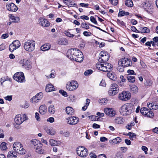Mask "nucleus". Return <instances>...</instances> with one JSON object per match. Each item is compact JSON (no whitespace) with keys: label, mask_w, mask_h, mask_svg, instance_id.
I'll return each mask as SVG.
<instances>
[{"label":"nucleus","mask_w":158,"mask_h":158,"mask_svg":"<svg viewBox=\"0 0 158 158\" xmlns=\"http://www.w3.org/2000/svg\"><path fill=\"white\" fill-rule=\"evenodd\" d=\"M99 55L98 61L101 63L96 64L97 69L104 72L111 71L112 69V65L109 63H105L109 58L110 56L109 53L105 51H103L100 52Z\"/></svg>","instance_id":"1"},{"label":"nucleus","mask_w":158,"mask_h":158,"mask_svg":"<svg viewBox=\"0 0 158 158\" xmlns=\"http://www.w3.org/2000/svg\"><path fill=\"white\" fill-rule=\"evenodd\" d=\"M134 111L133 105L130 103H127L123 105L119 109L121 114L125 116H129Z\"/></svg>","instance_id":"2"},{"label":"nucleus","mask_w":158,"mask_h":158,"mask_svg":"<svg viewBox=\"0 0 158 158\" xmlns=\"http://www.w3.org/2000/svg\"><path fill=\"white\" fill-rule=\"evenodd\" d=\"M13 149L16 152L21 155H24L26 153V151L23 146L22 145L20 142H15L13 145Z\"/></svg>","instance_id":"3"},{"label":"nucleus","mask_w":158,"mask_h":158,"mask_svg":"<svg viewBox=\"0 0 158 158\" xmlns=\"http://www.w3.org/2000/svg\"><path fill=\"white\" fill-rule=\"evenodd\" d=\"M35 42L34 40H28L24 43L23 47L26 51L31 52L35 49Z\"/></svg>","instance_id":"4"},{"label":"nucleus","mask_w":158,"mask_h":158,"mask_svg":"<svg viewBox=\"0 0 158 158\" xmlns=\"http://www.w3.org/2000/svg\"><path fill=\"white\" fill-rule=\"evenodd\" d=\"M28 119L27 117L26 114L23 115H16L15 118V122L18 125H20L24 121Z\"/></svg>","instance_id":"5"},{"label":"nucleus","mask_w":158,"mask_h":158,"mask_svg":"<svg viewBox=\"0 0 158 158\" xmlns=\"http://www.w3.org/2000/svg\"><path fill=\"white\" fill-rule=\"evenodd\" d=\"M76 151L77 155L82 157H86L88 154L87 149L82 146L77 148Z\"/></svg>","instance_id":"6"},{"label":"nucleus","mask_w":158,"mask_h":158,"mask_svg":"<svg viewBox=\"0 0 158 158\" xmlns=\"http://www.w3.org/2000/svg\"><path fill=\"white\" fill-rule=\"evenodd\" d=\"M13 79L19 82H23L25 81L23 73L22 72H17L13 76Z\"/></svg>","instance_id":"7"},{"label":"nucleus","mask_w":158,"mask_h":158,"mask_svg":"<svg viewBox=\"0 0 158 158\" xmlns=\"http://www.w3.org/2000/svg\"><path fill=\"white\" fill-rule=\"evenodd\" d=\"M78 87L77 82L74 81H72L66 85L67 89L70 91H73L76 89Z\"/></svg>","instance_id":"8"},{"label":"nucleus","mask_w":158,"mask_h":158,"mask_svg":"<svg viewBox=\"0 0 158 158\" xmlns=\"http://www.w3.org/2000/svg\"><path fill=\"white\" fill-rule=\"evenodd\" d=\"M78 49H70L68 50L67 53V57L71 60H74L77 54Z\"/></svg>","instance_id":"9"},{"label":"nucleus","mask_w":158,"mask_h":158,"mask_svg":"<svg viewBox=\"0 0 158 158\" xmlns=\"http://www.w3.org/2000/svg\"><path fill=\"white\" fill-rule=\"evenodd\" d=\"M118 92V88L116 84H112L111 85L110 88L108 91V94L110 95L113 96Z\"/></svg>","instance_id":"10"},{"label":"nucleus","mask_w":158,"mask_h":158,"mask_svg":"<svg viewBox=\"0 0 158 158\" xmlns=\"http://www.w3.org/2000/svg\"><path fill=\"white\" fill-rule=\"evenodd\" d=\"M19 63L20 66L27 69H30L31 67V62L26 59L21 60Z\"/></svg>","instance_id":"11"},{"label":"nucleus","mask_w":158,"mask_h":158,"mask_svg":"<svg viewBox=\"0 0 158 158\" xmlns=\"http://www.w3.org/2000/svg\"><path fill=\"white\" fill-rule=\"evenodd\" d=\"M130 94L129 92H123L119 94L118 98L122 101H126L130 99Z\"/></svg>","instance_id":"12"},{"label":"nucleus","mask_w":158,"mask_h":158,"mask_svg":"<svg viewBox=\"0 0 158 158\" xmlns=\"http://www.w3.org/2000/svg\"><path fill=\"white\" fill-rule=\"evenodd\" d=\"M104 112L106 115L110 117H114L116 114L115 110L112 108H105Z\"/></svg>","instance_id":"13"},{"label":"nucleus","mask_w":158,"mask_h":158,"mask_svg":"<svg viewBox=\"0 0 158 158\" xmlns=\"http://www.w3.org/2000/svg\"><path fill=\"white\" fill-rule=\"evenodd\" d=\"M68 124L71 125L77 124L79 122V118L76 117L71 116L66 118Z\"/></svg>","instance_id":"14"},{"label":"nucleus","mask_w":158,"mask_h":158,"mask_svg":"<svg viewBox=\"0 0 158 158\" xmlns=\"http://www.w3.org/2000/svg\"><path fill=\"white\" fill-rule=\"evenodd\" d=\"M144 8L145 10L148 13L152 14L154 11L153 6L148 2L145 3L144 5Z\"/></svg>","instance_id":"15"},{"label":"nucleus","mask_w":158,"mask_h":158,"mask_svg":"<svg viewBox=\"0 0 158 158\" xmlns=\"http://www.w3.org/2000/svg\"><path fill=\"white\" fill-rule=\"evenodd\" d=\"M77 54L74 59V60L79 62H82L83 59V54L78 49Z\"/></svg>","instance_id":"16"},{"label":"nucleus","mask_w":158,"mask_h":158,"mask_svg":"<svg viewBox=\"0 0 158 158\" xmlns=\"http://www.w3.org/2000/svg\"><path fill=\"white\" fill-rule=\"evenodd\" d=\"M39 24L41 26L47 27L50 25V23L46 19H40L39 20Z\"/></svg>","instance_id":"17"},{"label":"nucleus","mask_w":158,"mask_h":158,"mask_svg":"<svg viewBox=\"0 0 158 158\" xmlns=\"http://www.w3.org/2000/svg\"><path fill=\"white\" fill-rule=\"evenodd\" d=\"M7 9L9 11L15 12L18 9L17 7L13 3H11L6 6Z\"/></svg>","instance_id":"18"},{"label":"nucleus","mask_w":158,"mask_h":158,"mask_svg":"<svg viewBox=\"0 0 158 158\" xmlns=\"http://www.w3.org/2000/svg\"><path fill=\"white\" fill-rule=\"evenodd\" d=\"M63 2L68 6L75 7L76 4L74 3V1L72 0H63Z\"/></svg>","instance_id":"19"},{"label":"nucleus","mask_w":158,"mask_h":158,"mask_svg":"<svg viewBox=\"0 0 158 158\" xmlns=\"http://www.w3.org/2000/svg\"><path fill=\"white\" fill-rule=\"evenodd\" d=\"M42 144L40 143L37 146L34 147V148L35 149L36 152L38 153L43 154L44 152V150L42 149Z\"/></svg>","instance_id":"20"},{"label":"nucleus","mask_w":158,"mask_h":158,"mask_svg":"<svg viewBox=\"0 0 158 158\" xmlns=\"http://www.w3.org/2000/svg\"><path fill=\"white\" fill-rule=\"evenodd\" d=\"M45 130L46 132L48 134L51 135H53L56 133L55 130L51 127H50L48 128H46Z\"/></svg>","instance_id":"21"},{"label":"nucleus","mask_w":158,"mask_h":158,"mask_svg":"<svg viewBox=\"0 0 158 158\" xmlns=\"http://www.w3.org/2000/svg\"><path fill=\"white\" fill-rule=\"evenodd\" d=\"M17 153L14 151H11L9 152L8 154V158H17Z\"/></svg>","instance_id":"22"},{"label":"nucleus","mask_w":158,"mask_h":158,"mask_svg":"<svg viewBox=\"0 0 158 158\" xmlns=\"http://www.w3.org/2000/svg\"><path fill=\"white\" fill-rule=\"evenodd\" d=\"M49 142L50 145L52 146H59L61 144L60 141L53 139L50 140Z\"/></svg>","instance_id":"23"},{"label":"nucleus","mask_w":158,"mask_h":158,"mask_svg":"<svg viewBox=\"0 0 158 158\" xmlns=\"http://www.w3.org/2000/svg\"><path fill=\"white\" fill-rule=\"evenodd\" d=\"M9 16L13 22L19 23L20 21V18L18 17H15L11 14L9 15Z\"/></svg>","instance_id":"24"},{"label":"nucleus","mask_w":158,"mask_h":158,"mask_svg":"<svg viewBox=\"0 0 158 158\" xmlns=\"http://www.w3.org/2000/svg\"><path fill=\"white\" fill-rule=\"evenodd\" d=\"M39 112L42 114H44L47 112V107L44 105L40 106L39 109Z\"/></svg>","instance_id":"25"},{"label":"nucleus","mask_w":158,"mask_h":158,"mask_svg":"<svg viewBox=\"0 0 158 158\" xmlns=\"http://www.w3.org/2000/svg\"><path fill=\"white\" fill-rule=\"evenodd\" d=\"M150 32V30L147 27H141L139 28L138 32L140 33H148Z\"/></svg>","instance_id":"26"},{"label":"nucleus","mask_w":158,"mask_h":158,"mask_svg":"<svg viewBox=\"0 0 158 158\" xmlns=\"http://www.w3.org/2000/svg\"><path fill=\"white\" fill-rule=\"evenodd\" d=\"M55 88L53 85L52 84L47 85L46 87V91L47 92H49L54 91Z\"/></svg>","instance_id":"27"},{"label":"nucleus","mask_w":158,"mask_h":158,"mask_svg":"<svg viewBox=\"0 0 158 158\" xmlns=\"http://www.w3.org/2000/svg\"><path fill=\"white\" fill-rule=\"evenodd\" d=\"M57 43L60 45H66L68 44L67 40L64 38L59 39L57 42Z\"/></svg>","instance_id":"28"},{"label":"nucleus","mask_w":158,"mask_h":158,"mask_svg":"<svg viewBox=\"0 0 158 158\" xmlns=\"http://www.w3.org/2000/svg\"><path fill=\"white\" fill-rule=\"evenodd\" d=\"M121 140H122L120 137H117L111 140H110L109 142L112 144H114L120 143Z\"/></svg>","instance_id":"29"},{"label":"nucleus","mask_w":158,"mask_h":158,"mask_svg":"<svg viewBox=\"0 0 158 158\" xmlns=\"http://www.w3.org/2000/svg\"><path fill=\"white\" fill-rule=\"evenodd\" d=\"M131 91L134 93H136L138 92V89L137 86L133 84L130 85Z\"/></svg>","instance_id":"30"},{"label":"nucleus","mask_w":158,"mask_h":158,"mask_svg":"<svg viewBox=\"0 0 158 158\" xmlns=\"http://www.w3.org/2000/svg\"><path fill=\"white\" fill-rule=\"evenodd\" d=\"M66 112L67 114L69 115H72L73 114L74 112L73 109L71 107H67L66 109Z\"/></svg>","instance_id":"31"},{"label":"nucleus","mask_w":158,"mask_h":158,"mask_svg":"<svg viewBox=\"0 0 158 158\" xmlns=\"http://www.w3.org/2000/svg\"><path fill=\"white\" fill-rule=\"evenodd\" d=\"M114 122L117 124H122L123 123L124 120L122 117H119L115 118Z\"/></svg>","instance_id":"32"},{"label":"nucleus","mask_w":158,"mask_h":158,"mask_svg":"<svg viewBox=\"0 0 158 158\" xmlns=\"http://www.w3.org/2000/svg\"><path fill=\"white\" fill-rule=\"evenodd\" d=\"M107 76L110 79L114 81L116 79V77L115 74L110 72L107 73Z\"/></svg>","instance_id":"33"},{"label":"nucleus","mask_w":158,"mask_h":158,"mask_svg":"<svg viewBox=\"0 0 158 158\" xmlns=\"http://www.w3.org/2000/svg\"><path fill=\"white\" fill-rule=\"evenodd\" d=\"M126 59V58H124L120 59L118 61V65L125 67Z\"/></svg>","instance_id":"34"},{"label":"nucleus","mask_w":158,"mask_h":158,"mask_svg":"<svg viewBox=\"0 0 158 158\" xmlns=\"http://www.w3.org/2000/svg\"><path fill=\"white\" fill-rule=\"evenodd\" d=\"M31 144L34 146V147L37 146L41 142L38 140L33 139L31 141Z\"/></svg>","instance_id":"35"},{"label":"nucleus","mask_w":158,"mask_h":158,"mask_svg":"<svg viewBox=\"0 0 158 158\" xmlns=\"http://www.w3.org/2000/svg\"><path fill=\"white\" fill-rule=\"evenodd\" d=\"M50 48V45L49 44H44L42 46L40 49L42 51H45L48 50Z\"/></svg>","instance_id":"36"},{"label":"nucleus","mask_w":158,"mask_h":158,"mask_svg":"<svg viewBox=\"0 0 158 158\" xmlns=\"http://www.w3.org/2000/svg\"><path fill=\"white\" fill-rule=\"evenodd\" d=\"M48 111L50 113L52 114H54L55 112V109L53 105H50L48 108Z\"/></svg>","instance_id":"37"},{"label":"nucleus","mask_w":158,"mask_h":158,"mask_svg":"<svg viewBox=\"0 0 158 158\" xmlns=\"http://www.w3.org/2000/svg\"><path fill=\"white\" fill-rule=\"evenodd\" d=\"M148 110L147 108L143 107L141 109L140 112L142 114L145 116L147 112H148Z\"/></svg>","instance_id":"38"},{"label":"nucleus","mask_w":158,"mask_h":158,"mask_svg":"<svg viewBox=\"0 0 158 158\" xmlns=\"http://www.w3.org/2000/svg\"><path fill=\"white\" fill-rule=\"evenodd\" d=\"M121 9H120L119 12L118 14V16H122L124 15H128L129 14V13L127 12H125L123 10H121Z\"/></svg>","instance_id":"39"},{"label":"nucleus","mask_w":158,"mask_h":158,"mask_svg":"<svg viewBox=\"0 0 158 158\" xmlns=\"http://www.w3.org/2000/svg\"><path fill=\"white\" fill-rule=\"evenodd\" d=\"M127 78L128 81L130 82L133 83L135 81V77L134 76H131L128 75Z\"/></svg>","instance_id":"40"},{"label":"nucleus","mask_w":158,"mask_h":158,"mask_svg":"<svg viewBox=\"0 0 158 158\" xmlns=\"http://www.w3.org/2000/svg\"><path fill=\"white\" fill-rule=\"evenodd\" d=\"M125 4L128 7H132L133 6V2L131 0H126Z\"/></svg>","instance_id":"41"},{"label":"nucleus","mask_w":158,"mask_h":158,"mask_svg":"<svg viewBox=\"0 0 158 158\" xmlns=\"http://www.w3.org/2000/svg\"><path fill=\"white\" fill-rule=\"evenodd\" d=\"M125 61V67L131 66L132 65V62L130 59L126 58Z\"/></svg>","instance_id":"42"},{"label":"nucleus","mask_w":158,"mask_h":158,"mask_svg":"<svg viewBox=\"0 0 158 158\" xmlns=\"http://www.w3.org/2000/svg\"><path fill=\"white\" fill-rule=\"evenodd\" d=\"M12 44L17 49L20 46V43L18 40H15L13 42Z\"/></svg>","instance_id":"43"},{"label":"nucleus","mask_w":158,"mask_h":158,"mask_svg":"<svg viewBox=\"0 0 158 158\" xmlns=\"http://www.w3.org/2000/svg\"><path fill=\"white\" fill-rule=\"evenodd\" d=\"M90 102V100L89 99H86V103L85 105L82 108V110L84 111H85L86 110L88 106L89 103Z\"/></svg>","instance_id":"44"},{"label":"nucleus","mask_w":158,"mask_h":158,"mask_svg":"<svg viewBox=\"0 0 158 158\" xmlns=\"http://www.w3.org/2000/svg\"><path fill=\"white\" fill-rule=\"evenodd\" d=\"M20 106L22 108H27L29 106V103L27 102H25L23 103H22L20 105Z\"/></svg>","instance_id":"45"},{"label":"nucleus","mask_w":158,"mask_h":158,"mask_svg":"<svg viewBox=\"0 0 158 158\" xmlns=\"http://www.w3.org/2000/svg\"><path fill=\"white\" fill-rule=\"evenodd\" d=\"M128 135L130 137V139L131 140H133L136 137V135L135 134L131 132L128 133Z\"/></svg>","instance_id":"46"},{"label":"nucleus","mask_w":158,"mask_h":158,"mask_svg":"<svg viewBox=\"0 0 158 158\" xmlns=\"http://www.w3.org/2000/svg\"><path fill=\"white\" fill-rule=\"evenodd\" d=\"M154 116V114L153 112L152 111H148L147 112L146 115L145 116L147 117L152 118Z\"/></svg>","instance_id":"47"},{"label":"nucleus","mask_w":158,"mask_h":158,"mask_svg":"<svg viewBox=\"0 0 158 158\" xmlns=\"http://www.w3.org/2000/svg\"><path fill=\"white\" fill-rule=\"evenodd\" d=\"M17 48L12 43L10 44L9 46V49L11 52H12L15 50Z\"/></svg>","instance_id":"48"},{"label":"nucleus","mask_w":158,"mask_h":158,"mask_svg":"<svg viewBox=\"0 0 158 158\" xmlns=\"http://www.w3.org/2000/svg\"><path fill=\"white\" fill-rule=\"evenodd\" d=\"M64 34L66 36L70 38H73L74 36V35L70 33L69 32L66 31H64Z\"/></svg>","instance_id":"49"},{"label":"nucleus","mask_w":158,"mask_h":158,"mask_svg":"<svg viewBox=\"0 0 158 158\" xmlns=\"http://www.w3.org/2000/svg\"><path fill=\"white\" fill-rule=\"evenodd\" d=\"M1 148L2 150H5L6 149V143L5 142H2L1 144Z\"/></svg>","instance_id":"50"},{"label":"nucleus","mask_w":158,"mask_h":158,"mask_svg":"<svg viewBox=\"0 0 158 158\" xmlns=\"http://www.w3.org/2000/svg\"><path fill=\"white\" fill-rule=\"evenodd\" d=\"M107 102V99L106 98H102L100 100V102L102 105H105Z\"/></svg>","instance_id":"51"},{"label":"nucleus","mask_w":158,"mask_h":158,"mask_svg":"<svg viewBox=\"0 0 158 158\" xmlns=\"http://www.w3.org/2000/svg\"><path fill=\"white\" fill-rule=\"evenodd\" d=\"M39 101L38 99H37L36 96H34L31 99V102L33 103H36Z\"/></svg>","instance_id":"52"},{"label":"nucleus","mask_w":158,"mask_h":158,"mask_svg":"<svg viewBox=\"0 0 158 158\" xmlns=\"http://www.w3.org/2000/svg\"><path fill=\"white\" fill-rule=\"evenodd\" d=\"M36 97L38 99L39 101L42 99L43 98V94L41 92L37 94L36 95Z\"/></svg>","instance_id":"53"},{"label":"nucleus","mask_w":158,"mask_h":158,"mask_svg":"<svg viewBox=\"0 0 158 158\" xmlns=\"http://www.w3.org/2000/svg\"><path fill=\"white\" fill-rule=\"evenodd\" d=\"M81 26L82 28H84L86 29H88L89 28V26L84 23H82L81 24Z\"/></svg>","instance_id":"54"},{"label":"nucleus","mask_w":158,"mask_h":158,"mask_svg":"<svg viewBox=\"0 0 158 158\" xmlns=\"http://www.w3.org/2000/svg\"><path fill=\"white\" fill-rule=\"evenodd\" d=\"M124 67L122 66H120L118 65L117 67V70L120 72H123L124 71Z\"/></svg>","instance_id":"55"},{"label":"nucleus","mask_w":158,"mask_h":158,"mask_svg":"<svg viewBox=\"0 0 158 158\" xmlns=\"http://www.w3.org/2000/svg\"><path fill=\"white\" fill-rule=\"evenodd\" d=\"M90 20L92 23L96 25L98 24V23L95 18L93 16H91L90 18Z\"/></svg>","instance_id":"56"},{"label":"nucleus","mask_w":158,"mask_h":158,"mask_svg":"<svg viewBox=\"0 0 158 158\" xmlns=\"http://www.w3.org/2000/svg\"><path fill=\"white\" fill-rule=\"evenodd\" d=\"M93 71L91 69H89L86 71L84 73V74L85 76H88L89 74L92 73Z\"/></svg>","instance_id":"57"},{"label":"nucleus","mask_w":158,"mask_h":158,"mask_svg":"<svg viewBox=\"0 0 158 158\" xmlns=\"http://www.w3.org/2000/svg\"><path fill=\"white\" fill-rule=\"evenodd\" d=\"M59 93L62 94L63 96L64 97H67V94L66 92L63 90H59Z\"/></svg>","instance_id":"58"},{"label":"nucleus","mask_w":158,"mask_h":158,"mask_svg":"<svg viewBox=\"0 0 158 158\" xmlns=\"http://www.w3.org/2000/svg\"><path fill=\"white\" fill-rule=\"evenodd\" d=\"M110 3L113 5L116 6L118 4V0H109Z\"/></svg>","instance_id":"59"},{"label":"nucleus","mask_w":158,"mask_h":158,"mask_svg":"<svg viewBox=\"0 0 158 158\" xmlns=\"http://www.w3.org/2000/svg\"><path fill=\"white\" fill-rule=\"evenodd\" d=\"M35 117L38 121H40V114L36 112L35 113Z\"/></svg>","instance_id":"60"},{"label":"nucleus","mask_w":158,"mask_h":158,"mask_svg":"<svg viewBox=\"0 0 158 158\" xmlns=\"http://www.w3.org/2000/svg\"><path fill=\"white\" fill-rule=\"evenodd\" d=\"M48 78H53L55 77V75L53 72L52 73L49 75H46Z\"/></svg>","instance_id":"61"},{"label":"nucleus","mask_w":158,"mask_h":158,"mask_svg":"<svg viewBox=\"0 0 158 158\" xmlns=\"http://www.w3.org/2000/svg\"><path fill=\"white\" fill-rule=\"evenodd\" d=\"M84 35L86 36H89L91 35V33L90 32L85 31L83 32Z\"/></svg>","instance_id":"62"},{"label":"nucleus","mask_w":158,"mask_h":158,"mask_svg":"<svg viewBox=\"0 0 158 158\" xmlns=\"http://www.w3.org/2000/svg\"><path fill=\"white\" fill-rule=\"evenodd\" d=\"M142 149L144 152L146 154H148V149L147 147L145 146H143L142 147Z\"/></svg>","instance_id":"63"},{"label":"nucleus","mask_w":158,"mask_h":158,"mask_svg":"<svg viewBox=\"0 0 158 158\" xmlns=\"http://www.w3.org/2000/svg\"><path fill=\"white\" fill-rule=\"evenodd\" d=\"M152 108H151V110H155L158 109V105H157L155 103H154L152 107Z\"/></svg>","instance_id":"64"}]
</instances>
